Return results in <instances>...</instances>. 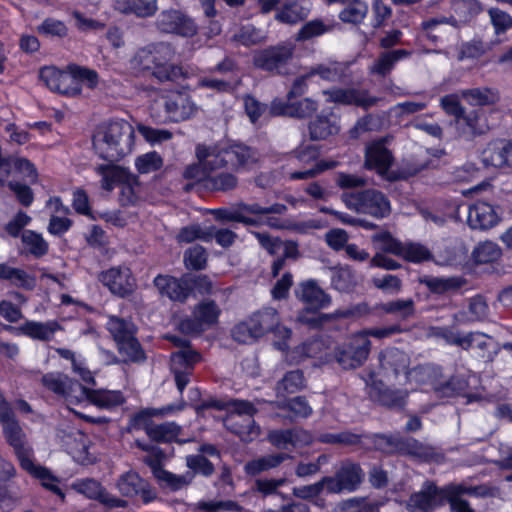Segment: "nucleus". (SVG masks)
I'll return each instance as SVG.
<instances>
[{
  "label": "nucleus",
  "mask_w": 512,
  "mask_h": 512,
  "mask_svg": "<svg viewBox=\"0 0 512 512\" xmlns=\"http://www.w3.org/2000/svg\"><path fill=\"white\" fill-rule=\"evenodd\" d=\"M196 158L197 162L188 165L183 176L212 191H228L237 185V178L221 169H248L257 160L255 152L243 145H198Z\"/></svg>",
  "instance_id": "nucleus-1"
},
{
  "label": "nucleus",
  "mask_w": 512,
  "mask_h": 512,
  "mask_svg": "<svg viewBox=\"0 0 512 512\" xmlns=\"http://www.w3.org/2000/svg\"><path fill=\"white\" fill-rule=\"evenodd\" d=\"M484 497L490 494L486 486H468L466 484H450L441 489L431 482H425L422 489L411 495L407 509L411 512H431L442 506L446 501L452 512H475L462 495Z\"/></svg>",
  "instance_id": "nucleus-2"
},
{
  "label": "nucleus",
  "mask_w": 512,
  "mask_h": 512,
  "mask_svg": "<svg viewBox=\"0 0 512 512\" xmlns=\"http://www.w3.org/2000/svg\"><path fill=\"white\" fill-rule=\"evenodd\" d=\"M135 132L125 120L101 123L94 131L92 143L95 153L110 162L118 161L132 152Z\"/></svg>",
  "instance_id": "nucleus-3"
},
{
  "label": "nucleus",
  "mask_w": 512,
  "mask_h": 512,
  "mask_svg": "<svg viewBox=\"0 0 512 512\" xmlns=\"http://www.w3.org/2000/svg\"><path fill=\"white\" fill-rule=\"evenodd\" d=\"M267 331L274 333V346L284 351L287 348L286 340L290 338L291 331L279 324L277 311L273 308L253 314L248 320L236 325L232 331L234 340L239 343L248 344L256 341Z\"/></svg>",
  "instance_id": "nucleus-4"
},
{
  "label": "nucleus",
  "mask_w": 512,
  "mask_h": 512,
  "mask_svg": "<svg viewBox=\"0 0 512 512\" xmlns=\"http://www.w3.org/2000/svg\"><path fill=\"white\" fill-rule=\"evenodd\" d=\"M286 211V206L283 204H273L267 207H262L259 204H241L236 209L230 212L221 214V218L242 222L246 225H259L266 224L272 228H283V224L279 218L269 217L268 214H282Z\"/></svg>",
  "instance_id": "nucleus-5"
},
{
  "label": "nucleus",
  "mask_w": 512,
  "mask_h": 512,
  "mask_svg": "<svg viewBox=\"0 0 512 512\" xmlns=\"http://www.w3.org/2000/svg\"><path fill=\"white\" fill-rule=\"evenodd\" d=\"M342 200L347 208L376 218L387 217L391 212L390 201L382 192L374 189L345 192Z\"/></svg>",
  "instance_id": "nucleus-6"
},
{
  "label": "nucleus",
  "mask_w": 512,
  "mask_h": 512,
  "mask_svg": "<svg viewBox=\"0 0 512 512\" xmlns=\"http://www.w3.org/2000/svg\"><path fill=\"white\" fill-rule=\"evenodd\" d=\"M256 409L248 401H234L231 403L229 415L224 420L225 427L238 435L241 440L250 442L258 437L260 430L255 425L253 415Z\"/></svg>",
  "instance_id": "nucleus-7"
},
{
  "label": "nucleus",
  "mask_w": 512,
  "mask_h": 512,
  "mask_svg": "<svg viewBox=\"0 0 512 512\" xmlns=\"http://www.w3.org/2000/svg\"><path fill=\"white\" fill-rule=\"evenodd\" d=\"M371 350V342L361 331L349 335L335 350V358L344 369H355L364 364Z\"/></svg>",
  "instance_id": "nucleus-8"
},
{
  "label": "nucleus",
  "mask_w": 512,
  "mask_h": 512,
  "mask_svg": "<svg viewBox=\"0 0 512 512\" xmlns=\"http://www.w3.org/2000/svg\"><path fill=\"white\" fill-rule=\"evenodd\" d=\"M293 53L294 46L292 44L269 47L255 52L254 65L265 71L285 73L286 66L292 59Z\"/></svg>",
  "instance_id": "nucleus-9"
},
{
  "label": "nucleus",
  "mask_w": 512,
  "mask_h": 512,
  "mask_svg": "<svg viewBox=\"0 0 512 512\" xmlns=\"http://www.w3.org/2000/svg\"><path fill=\"white\" fill-rule=\"evenodd\" d=\"M43 385L53 393L63 397L67 404H82L85 387L61 373H49L42 378Z\"/></svg>",
  "instance_id": "nucleus-10"
},
{
  "label": "nucleus",
  "mask_w": 512,
  "mask_h": 512,
  "mask_svg": "<svg viewBox=\"0 0 512 512\" xmlns=\"http://www.w3.org/2000/svg\"><path fill=\"white\" fill-rule=\"evenodd\" d=\"M153 50V75L160 81L177 80L181 77H188L187 72L183 71L181 66L170 63L174 56V51L169 44L158 43L152 45Z\"/></svg>",
  "instance_id": "nucleus-11"
},
{
  "label": "nucleus",
  "mask_w": 512,
  "mask_h": 512,
  "mask_svg": "<svg viewBox=\"0 0 512 512\" xmlns=\"http://www.w3.org/2000/svg\"><path fill=\"white\" fill-rule=\"evenodd\" d=\"M157 27L164 33L192 37L197 33V25L189 16L179 10L162 11L157 18Z\"/></svg>",
  "instance_id": "nucleus-12"
},
{
  "label": "nucleus",
  "mask_w": 512,
  "mask_h": 512,
  "mask_svg": "<svg viewBox=\"0 0 512 512\" xmlns=\"http://www.w3.org/2000/svg\"><path fill=\"white\" fill-rule=\"evenodd\" d=\"M364 473L362 469L353 463L341 466L333 477H325L328 493L352 492L362 482Z\"/></svg>",
  "instance_id": "nucleus-13"
},
{
  "label": "nucleus",
  "mask_w": 512,
  "mask_h": 512,
  "mask_svg": "<svg viewBox=\"0 0 512 512\" xmlns=\"http://www.w3.org/2000/svg\"><path fill=\"white\" fill-rule=\"evenodd\" d=\"M99 281L109 289V291L119 297H125L131 294L135 289V279L127 267H113L103 271L99 275Z\"/></svg>",
  "instance_id": "nucleus-14"
},
{
  "label": "nucleus",
  "mask_w": 512,
  "mask_h": 512,
  "mask_svg": "<svg viewBox=\"0 0 512 512\" xmlns=\"http://www.w3.org/2000/svg\"><path fill=\"white\" fill-rule=\"evenodd\" d=\"M166 117L171 122H181L193 117L197 112V106L191 97L182 92H173L163 100Z\"/></svg>",
  "instance_id": "nucleus-15"
},
{
  "label": "nucleus",
  "mask_w": 512,
  "mask_h": 512,
  "mask_svg": "<svg viewBox=\"0 0 512 512\" xmlns=\"http://www.w3.org/2000/svg\"><path fill=\"white\" fill-rule=\"evenodd\" d=\"M327 101L340 105H356L362 108H370L377 104L379 98L372 97L366 90L356 88H333L324 90Z\"/></svg>",
  "instance_id": "nucleus-16"
},
{
  "label": "nucleus",
  "mask_w": 512,
  "mask_h": 512,
  "mask_svg": "<svg viewBox=\"0 0 512 512\" xmlns=\"http://www.w3.org/2000/svg\"><path fill=\"white\" fill-rule=\"evenodd\" d=\"M220 309L213 301H203L193 312V319H186L181 323V329L188 333H198L205 327L216 323Z\"/></svg>",
  "instance_id": "nucleus-17"
},
{
  "label": "nucleus",
  "mask_w": 512,
  "mask_h": 512,
  "mask_svg": "<svg viewBox=\"0 0 512 512\" xmlns=\"http://www.w3.org/2000/svg\"><path fill=\"white\" fill-rule=\"evenodd\" d=\"M200 360V355L191 349L185 348L172 354L171 369L175 375L177 388L180 392L189 383L192 366Z\"/></svg>",
  "instance_id": "nucleus-18"
},
{
  "label": "nucleus",
  "mask_w": 512,
  "mask_h": 512,
  "mask_svg": "<svg viewBox=\"0 0 512 512\" xmlns=\"http://www.w3.org/2000/svg\"><path fill=\"white\" fill-rule=\"evenodd\" d=\"M154 285L161 295L167 296L170 300L182 302L186 300L192 289V279L158 275L154 279Z\"/></svg>",
  "instance_id": "nucleus-19"
},
{
  "label": "nucleus",
  "mask_w": 512,
  "mask_h": 512,
  "mask_svg": "<svg viewBox=\"0 0 512 512\" xmlns=\"http://www.w3.org/2000/svg\"><path fill=\"white\" fill-rule=\"evenodd\" d=\"M380 374L390 381L391 377L401 378L409 365V357L397 348H389L380 353Z\"/></svg>",
  "instance_id": "nucleus-20"
},
{
  "label": "nucleus",
  "mask_w": 512,
  "mask_h": 512,
  "mask_svg": "<svg viewBox=\"0 0 512 512\" xmlns=\"http://www.w3.org/2000/svg\"><path fill=\"white\" fill-rule=\"evenodd\" d=\"M384 139L370 143L366 148L365 165L369 169H375L381 176L387 177L393 158L387 149Z\"/></svg>",
  "instance_id": "nucleus-21"
},
{
  "label": "nucleus",
  "mask_w": 512,
  "mask_h": 512,
  "mask_svg": "<svg viewBox=\"0 0 512 512\" xmlns=\"http://www.w3.org/2000/svg\"><path fill=\"white\" fill-rule=\"evenodd\" d=\"M73 488L80 494H83L89 499L98 500L103 505L114 507H125L127 502L113 495H110L104 488L93 479H85L76 481Z\"/></svg>",
  "instance_id": "nucleus-22"
},
{
  "label": "nucleus",
  "mask_w": 512,
  "mask_h": 512,
  "mask_svg": "<svg viewBox=\"0 0 512 512\" xmlns=\"http://www.w3.org/2000/svg\"><path fill=\"white\" fill-rule=\"evenodd\" d=\"M268 439L272 445L280 449H288L289 446L301 448L313 441L312 435L301 428L272 431L269 433Z\"/></svg>",
  "instance_id": "nucleus-23"
},
{
  "label": "nucleus",
  "mask_w": 512,
  "mask_h": 512,
  "mask_svg": "<svg viewBox=\"0 0 512 512\" xmlns=\"http://www.w3.org/2000/svg\"><path fill=\"white\" fill-rule=\"evenodd\" d=\"M117 488L123 496L139 495L145 503L156 497L149 485L135 472H127L122 475L117 482Z\"/></svg>",
  "instance_id": "nucleus-24"
},
{
  "label": "nucleus",
  "mask_w": 512,
  "mask_h": 512,
  "mask_svg": "<svg viewBox=\"0 0 512 512\" xmlns=\"http://www.w3.org/2000/svg\"><path fill=\"white\" fill-rule=\"evenodd\" d=\"M296 294L302 302L315 310L327 308L332 302L331 297L314 280L302 282Z\"/></svg>",
  "instance_id": "nucleus-25"
},
{
  "label": "nucleus",
  "mask_w": 512,
  "mask_h": 512,
  "mask_svg": "<svg viewBox=\"0 0 512 512\" xmlns=\"http://www.w3.org/2000/svg\"><path fill=\"white\" fill-rule=\"evenodd\" d=\"M367 312V305L365 303H361L349 308L338 309L332 313L317 314L312 315L311 317L307 316L306 314H301L299 316V320L310 325L311 327L318 328L322 327L329 321H334L340 318L358 317L366 314Z\"/></svg>",
  "instance_id": "nucleus-26"
},
{
  "label": "nucleus",
  "mask_w": 512,
  "mask_h": 512,
  "mask_svg": "<svg viewBox=\"0 0 512 512\" xmlns=\"http://www.w3.org/2000/svg\"><path fill=\"white\" fill-rule=\"evenodd\" d=\"M369 395L373 400L378 401L382 405L399 408L405 404L408 396V389H392L386 387L382 380H379L378 382H373L372 385H370Z\"/></svg>",
  "instance_id": "nucleus-27"
},
{
  "label": "nucleus",
  "mask_w": 512,
  "mask_h": 512,
  "mask_svg": "<svg viewBox=\"0 0 512 512\" xmlns=\"http://www.w3.org/2000/svg\"><path fill=\"white\" fill-rule=\"evenodd\" d=\"M498 221L494 208L486 202H477L469 207L467 222L472 229L485 230Z\"/></svg>",
  "instance_id": "nucleus-28"
},
{
  "label": "nucleus",
  "mask_w": 512,
  "mask_h": 512,
  "mask_svg": "<svg viewBox=\"0 0 512 512\" xmlns=\"http://www.w3.org/2000/svg\"><path fill=\"white\" fill-rule=\"evenodd\" d=\"M309 136L312 140H324L339 132L338 118L333 114H320L309 122Z\"/></svg>",
  "instance_id": "nucleus-29"
},
{
  "label": "nucleus",
  "mask_w": 512,
  "mask_h": 512,
  "mask_svg": "<svg viewBox=\"0 0 512 512\" xmlns=\"http://www.w3.org/2000/svg\"><path fill=\"white\" fill-rule=\"evenodd\" d=\"M82 403H90L102 409H113L124 402V396L117 390H89L85 388Z\"/></svg>",
  "instance_id": "nucleus-30"
},
{
  "label": "nucleus",
  "mask_w": 512,
  "mask_h": 512,
  "mask_svg": "<svg viewBox=\"0 0 512 512\" xmlns=\"http://www.w3.org/2000/svg\"><path fill=\"white\" fill-rule=\"evenodd\" d=\"M310 12V4L307 0H286L275 18L283 23L295 24L305 19Z\"/></svg>",
  "instance_id": "nucleus-31"
},
{
  "label": "nucleus",
  "mask_w": 512,
  "mask_h": 512,
  "mask_svg": "<svg viewBox=\"0 0 512 512\" xmlns=\"http://www.w3.org/2000/svg\"><path fill=\"white\" fill-rule=\"evenodd\" d=\"M96 174L101 178V187L111 191L116 185H121L129 180V172L121 166L114 164H102L95 167Z\"/></svg>",
  "instance_id": "nucleus-32"
},
{
  "label": "nucleus",
  "mask_w": 512,
  "mask_h": 512,
  "mask_svg": "<svg viewBox=\"0 0 512 512\" xmlns=\"http://www.w3.org/2000/svg\"><path fill=\"white\" fill-rule=\"evenodd\" d=\"M114 8L120 13L144 18L154 15L158 5L157 0H115Z\"/></svg>",
  "instance_id": "nucleus-33"
},
{
  "label": "nucleus",
  "mask_w": 512,
  "mask_h": 512,
  "mask_svg": "<svg viewBox=\"0 0 512 512\" xmlns=\"http://www.w3.org/2000/svg\"><path fill=\"white\" fill-rule=\"evenodd\" d=\"M480 111L463 112L455 120V125L459 133L463 136H474L486 131L487 125L481 120Z\"/></svg>",
  "instance_id": "nucleus-34"
},
{
  "label": "nucleus",
  "mask_w": 512,
  "mask_h": 512,
  "mask_svg": "<svg viewBox=\"0 0 512 512\" xmlns=\"http://www.w3.org/2000/svg\"><path fill=\"white\" fill-rule=\"evenodd\" d=\"M289 458L290 455L286 453L264 455L248 461L244 466V470L246 474L255 476L280 466L281 463Z\"/></svg>",
  "instance_id": "nucleus-35"
},
{
  "label": "nucleus",
  "mask_w": 512,
  "mask_h": 512,
  "mask_svg": "<svg viewBox=\"0 0 512 512\" xmlns=\"http://www.w3.org/2000/svg\"><path fill=\"white\" fill-rule=\"evenodd\" d=\"M348 68L349 66L346 63L329 61L311 68L309 70V75H317L323 80L337 82L346 78Z\"/></svg>",
  "instance_id": "nucleus-36"
},
{
  "label": "nucleus",
  "mask_w": 512,
  "mask_h": 512,
  "mask_svg": "<svg viewBox=\"0 0 512 512\" xmlns=\"http://www.w3.org/2000/svg\"><path fill=\"white\" fill-rule=\"evenodd\" d=\"M508 142L497 140L489 143L482 151L481 159L484 165L501 168L507 166L506 149Z\"/></svg>",
  "instance_id": "nucleus-37"
},
{
  "label": "nucleus",
  "mask_w": 512,
  "mask_h": 512,
  "mask_svg": "<svg viewBox=\"0 0 512 512\" xmlns=\"http://www.w3.org/2000/svg\"><path fill=\"white\" fill-rule=\"evenodd\" d=\"M493 340L490 336L481 332L464 334L462 348L473 350L479 357H490Z\"/></svg>",
  "instance_id": "nucleus-38"
},
{
  "label": "nucleus",
  "mask_w": 512,
  "mask_h": 512,
  "mask_svg": "<svg viewBox=\"0 0 512 512\" xmlns=\"http://www.w3.org/2000/svg\"><path fill=\"white\" fill-rule=\"evenodd\" d=\"M438 374V369L433 366H419L413 368L409 371L407 369L401 376L403 381L399 379V384L408 383L410 385L416 384L421 385L424 383H431L433 380H436V375ZM410 390H414V387L411 386Z\"/></svg>",
  "instance_id": "nucleus-39"
},
{
  "label": "nucleus",
  "mask_w": 512,
  "mask_h": 512,
  "mask_svg": "<svg viewBox=\"0 0 512 512\" xmlns=\"http://www.w3.org/2000/svg\"><path fill=\"white\" fill-rule=\"evenodd\" d=\"M461 96L471 106L492 105L499 99L498 92L487 87L462 90Z\"/></svg>",
  "instance_id": "nucleus-40"
},
{
  "label": "nucleus",
  "mask_w": 512,
  "mask_h": 512,
  "mask_svg": "<svg viewBox=\"0 0 512 512\" xmlns=\"http://www.w3.org/2000/svg\"><path fill=\"white\" fill-rule=\"evenodd\" d=\"M148 463L153 469L154 476L172 490L183 488L193 479V475L190 472L184 475H176L158 467L155 461H149Z\"/></svg>",
  "instance_id": "nucleus-41"
},
{
  "label": "nucleus",
  "mask_w": 512,
  "mask_h": 512,
  "mask_svg": "<svg viewBox=\"0 0 512 512\" xmlns=\"http://www.w3.org/2000/svg\"><path fill=\"white\" fill-rule=\"evenodd\" d=\"M409 55L410 52L404 49L382 53L370 67V72L385 76L393 69L396 62L408 57Z\"/></svg>",
  "instance_id": "nucleus-42"
},
{
  "label": "nucleus",
  "mask_w": 512,
  "mask_h": 512,
  "mask_svg": "<svg viewBox=\"0 0 512 512\" xmlns=\"http://www.w3.org/2000/svg\"><path fill=\"white\" fill-rule=\"evenodd\" d=\"M56 352L61 358L71 362L73 372L76 373L84 382L94 383V376L87 368L86 360L82 355L65 348H58L56 349Z\"/></svg>",
  "instance_id": "nucleus-43"
},
{
  "label": "nucleus",
  "mask_w": 512,
  "mask_h": 512,
  "mask_svg": "<svg viewBox=\"0 0 512 512\" xmlns=\"http://www.w3.org/2000/svg\"><path fill=\"white\" fill-rule=\"evenodd\" d=\"M106 327L116 343H120L124 339L135 334L136 328L131 321H127L116 316H110L106 323Z\"/></svg>",
  "instance_id": "nucleus-44"
},
{
  "label": "nucleus",
  "mask_w": 512,
  "mask_h": 512,
  "mask_svg": "<svg viewBox=\"0 0 512 512\" xmlns=\"http://www.w3.org/2000/svg\"><path fill=\"white\" fill-rule=\"evenodd\" d=\"M146 432L148 436L155 441L170 442L178 437L180 427L174 422H165L148 426Z\"/></svg>",
  "instance_id": "nucleus-45"
},
{
  "label": "nucleus",
  "mask_w": 512,
  "mask_h": 512,
  "mask_svg": "<svg viewBox=\"0 0 512 512\" xmlns=\"http://www.w3.org/2000/svg\"><path fill=\"white\" fill-rule=\"evenodd\" d=\"M355 275L353 271L347 267H337L331 270V286L340 292H347L355 285Z\"/></svg>",
  "instance_id": "nucleus-46"
},
{
  "label": "nucleus",
  "mask_w": 512,
  "mask_h": 512,
  "mask_svg": "<svg viewBox=\"0 0 512 512\" xmlns=\"http://www.w3.org/2000/svg\"><path fill=\"white\" fill-rule=\"evenodd\" d=\"M54 91L67 96H76L81 94L80 84L76 82L74 66H69L67 71H62Z\"/></svg>",
  "instance_id": "nucleus-47"
},
{
  "label": "nucleus",
  "mask_w": 512,
  "mask_h": 512,
  "mask_svg": "<svg viewBox=\"0 0 512 512\" xmlns=\"http://www.w3.org/2000/svg\"><path fill=\"white\" fill-rule=\"evenodd\" d=\"M501 248L492 241L479 243L473 250V258L477 263H491L501 257Z\"/></svg>",
  "instance_id": "nucleus-48"
},
{
  "label": "nucleus",
  "mask_w": 512,
  "mask_h": 512,
  "mask_svg": "<svg viewBox=\"0 0 512 512\" xmlns=\"http://www.w3.org/2000/svg\"><path fill=\"white\" fill-rule=\"evenodd\" d=\"M304 386V377L301 371L295 370L288 372L277 384L276 392L278 396L284 397L286 393H295Z\"/></svg>",
  "instance_id": "nucleus-49"
},
{
  "label": "nucleus",
  "mask_w": 512,
  "mask_h": 512,
  "mask_svg": "<svg viewBox=\"0 0 512 512\" xmlns=\"http://www.w3.org/2000/svg\"><path fill=\"white\" fill-rule=\"evenodd\" d=\"M347 3V7L340 12L339 18L347 23L361 22L367 14V5L360 0H350Z\"/></svg>",
  "instance_id": "nucleus-50"
},
{
  "label": "nucleus",
  "mask_w": 512,
  "mask_h": 512,
  "mask_svg": "<svg viewBox=\"0 0 512 512\" xmlns=\"http://www.w3.org/2000/svg\"><path fill=\"white\" fill-rule=\"evenodd\" d=\"M233 38L244 46H251L263 42L266 39V33L252 25H245L234 34Z\"/></svg>",
  "instance_id": "nucleus-51"
},
{
  "label": "nucleus",
  "mask_w": 512,
  "mask_h": 512,
  "mask_svg": "<svg viewBox=\"0 0 512 512\" xmlns=\"http://www.w3.org/2000/svg\"><path fill=\"white\" fill-rule=\"evenodd\" d=\"M424 283L434 293L454 291L462 285V281L456 277H430L425 279Z\"/></svg>",
  "instance_id": "nucleus-52"
},
{
  "label": "nucleus",
  "mask_w": 512,
  "mask_h": 512,
  "mask_svg": "<svg viewBox=\"0 0 512 512\" xmlns=\"http://www.w3.org/2000/svg\"><path fill=\"white\" fill-rule=\"evenodd\" d=\"M134 335H130V337L117 344L118 350L124 356L125 361H140L144 359V352Z\"/></svg>",
  "instance_id": "nucleus-53"
},
{
  "label": "nucleus",
  "mask_w": 512,
  "mask_h": 512,
  "mask_svg": "<svg viewBox=\"0 0 512 512\" xmlns=\"http://www.w3.org/2000/svg\"><path fill=\"white\" fill-rule=\"evenodd\" d=\"M432 388L438 397H450L464 389V382L456 377L445 382L436 379L432 381Z\"/></svg>",
  "instance_id": "nucleus-54"
},
{
  "label": "nucleus",
  "mask_w": 512,
  "mask_h": 512,
  "mask_svg": "<svg viewBox=\"0 0 512 512\" xmlns=\"http://www.w3.org/2000/svg\"><path fill=\"white\" fill-rule=\"evenodd\" d=\"M163 160L157 152H149L136 158L135 166L142 174L151 173L161 168Z\"/></svg>",
  "instance_id": "nucleus-55"
},
{
  "label": "nucleus",
  "mask_w": 512,
  "mask_h": 512,
  "mask_svg": "<svg viewBox=\"0 0 512 512\" xmlns=\"http://www.w3.org/2000/svg\"><path fill=\"white\" fill-rule=\"evenodd\" d=\"M137 130L144 139L152 145L166 142L172 139L173 136V134L167 129L152 128L144 124H138Z\"/></svg>",
  "instance_id": "nucleus-56"
},
{
  "label": "nucleus",
  "mask_w": 512,
  "mask_h": 512,
  "mask_svg": "<svg viewBox=\"0 0 512 512\" xmlns=\"http://www.w3.org/2000/svg\"><path fill=\"white\" fill-rule=\"evenodd\" d=\"M33 473L34 478L39 479L43 487L59 495L61 499H64V494L62 493L61 489L58 486V478L55 477L48 469L34 465Z\"/></svg>",
  "instance_id": "nucleus-57"
},
{
  "label": "nucleus",
  "mask_w": 512,
  "mask_h": 512,
  "mask_svg": "<svg viewBox=\"0 0 512 512\" xmlns=\"http://www.w3.org/2000/svg\"><path fill=\"white\" fill-rule=\"evenodd\" d=\"M373 240L378 243L379 249L383 252L391 253L396 256H401L404 243L395 239L390 233L384 232L373 237Z\"/></svg>",
  "instance_id": "nucleus-58"
},
{
  "label": "nucleus",
  "mask_w": 512,
  "mask_h": 512,
  "mask_svg": "<svg viewBox=\"0 0 512 512\" xmlns=\"http://www.w3.org/2000/svg\"><path fill=\"white\" fill-rule=\"evenodd\" d=\"M197 239L210 241L212 239V231L203 230L198 225H190L182 228L177 235L179 242L189 243Z\"/></svg>",
  "instance_id": "nucleus-59"
},
{
  "label": "nucleus",
  "mask_w": 512,
  "mask_h": 512,
  "mask_svg": "<svg viewBox=\"0 0 512 512\" xmlns=\"http://www.w3.org/2000/svg\"><path fill=\"white\" fill-rule=\"evenodd\" d=\"M332 29L331 26L325 25L321 20H312L307 22L298 32L297 40H308L313 37L321 36Z\"/></svg>",
  "instance_id": "nucleus-60"
},
{
  "label": "nucleus",
  "mask_w": 512,
  "mask_h": 512,
  "mask_svg": "<svg viewBox=\"0 0 512 512\" xmlns=\"http://www.w3.org/2000/svg\"><path fill=\"white\" fill-rule=\"evenodd\" d=\"M488 14L496 35L499 36L511 28L512 17L508 13L498 8H490Z\"/></svg>",
  "instance_id": "nucleus-61"
},
{
  "label": "nucleus",
  "mask_w": 512,
  "mask_h": 512,
  "mask_svg": "<svg viewBox=\"0 0 512 512\" xmlns=\"http://www.w3.org/2000/svg\"><path fill=\"white\" fill-rule=\"evenodd\" d=\"M318 110V103L312 98L306 97L292 103L290 117L307 118Z\"/></svg>",
  "instance_id": "nucleus-62"
},
{
  "label": "nucleus",
  "mask_w": 512,
  "mask_h": 512,
  "mask_svg": "<svg viewBox=\"0 0 512 512\" xmlns=\"http://www.w3.org/2000/svg\"><path fill=\"white\" fill-rule=\"evenodd\" d=\"M430 253L427 248L418 243H404L400 257L410 262H421L427 260Z\"/></svg>",
  "instance_id": "nucleus-63"
},
{
  "label": "nucleus",
  "mask_w": 512,
  "mask_h": 512,
  "mask_svg": "<svg viewBox=\"0 0 512 512\" xmlns=\"http://www.w3.org/2000/svg\"><path fill=\"white\" fill-rule=\"evenodd\" d=\"M324 490L327 491V482H325V477L313 484L294 487L292 493L297 498L307 500L319 496Z\"/></svg>",
  "instance_id": "nucleus-64"
}]
</instances>
